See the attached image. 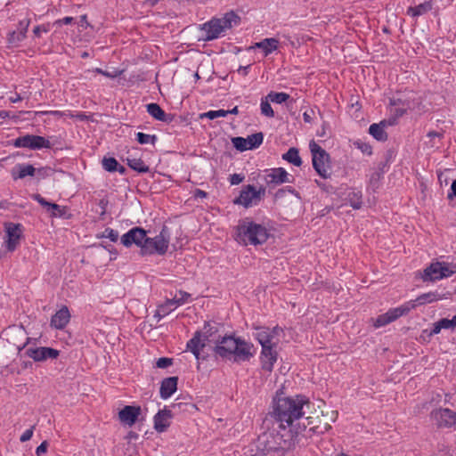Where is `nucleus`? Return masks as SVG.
<instances>
[{
    "mask_svg": "<svg viewBox=\"0 0 456 456\" xmlns=\"http://www.w3.org/2000/svg\"><path fill=\"white\" fill-rule=\"evenodd\" d=\"M41 31L46 32V31H47V29H46V28H41V27H37V28H35V29H34V33H35L36 35H37V36H39V35H40Z\"/></svg>",
    "mask_w": 456,
    "mask_h": 456,
    "instance_id": "bf43d9fd",
    "label": "nucleus"
},
{
    "mask_svg": "<svg viewBox=\"0 0 456 456\" xmlns=\"http://www.w3.org/2000/svg\"><path fill=\"white\" fill-rule=\"evenodd\" d=\"M73 20V18L72 17H65L61 20H58L54 22V25H57V26H61L62 24H69L71 23Z\"/></svg>",
    "mask_w": 456,
    "mask_h": 456,
    "instance_id": "864d4df0",
    "label": "nucleus"
},
{
    "mask_svg": "<svg viewBox=\"0 0 456 456\" xmlns=\"http://www.w3.org/2000/svg\"><path fill=\"white\" fill-rule=\"evenodd\" d=\"M190 297V294L184 291H179L175 295V297L171 300L173 301V303H175V305L178 307L179 305L187 303Z\"/></svg>",
    "mask_w": 456,
    "mask_h": 456,
    "instance_id": "4c0bfd02",
    "label": "nucleus"
},
{
    "mask_svg": "<svg viewBox=\"0 0 456 456\" xmlns=\"http://www.w3.org/2000/svg\"><path fill=\"white\" fill-rule=\"evenodd\" d=\"M432 9L431 1L425 2L414 7H409L407 10V14L416 18L418 16L423 15L429 12Z\"/></svg>",
    "mask_w": 456,
    "mask_h": 456,
    "instance_id": "cd10ccee",
    "label": "nucleus"
},
{
    "mask_svg": "<svg viewBox=\"0 0 456 456\" xmlns=\"http://www.w3.org/2000/svg\"><path fill=\"white\" fill-rule=\"evenodd\" d=\"M13 146L16 148H27L36 151L41 149H49L51 147V142L49 140L43 136L26 134L16 138L13 141Z\"/></svg>",
    "mask_w": 456,
    "mask_h": 456,
    "instance_id": "9d476101",
    "label": "nucleus"
},
{
    "mask_svg": "<svg viewBox=\"0 0 456 456\" xmlns=\"http://www.w3.org/2000/svg\"><path fill=\"white\" fill-rule=\"evenodd\" d=\"M102 75H104V76H106L108 77H112L113 78V77H116L118 75V73L117 71H114V72H111V73L104 71V72H102Z\"/></svg>",
    "mask_w": 456,
    "mask_h": 456,
    "instance_id": "13d9d810",
    "label": "nucleus"
},
{
    "mask_svg": "<svg viewBox=\"0 0 456 456\" xmlns=\"http://www.w3.org/2000/svg\"><path fill=\"white\" fill-rule=\"evenodd\" d=\"M34 199L41 205L43 206L44 208H45V209L47 210L48 208H50V206H51V202H48L46 201L43 197H41L40 195H34Z\"/></svg>",
    "mask_w": 456,
    "mask_h": 456,
    "instance_id": "8fccbe9b",
    "label": "nucleus"
},
{
    "mask_svg": "<svg viewBox=\"0 0 456 456\" xmlns=\"http://www.w3.org/2000/svg\"><path fill=\"white\" fill-rule=\"evenodd\" d=\"M177 306L175 305V303L171 299L167 300L164 304L160 305L156 312V316L159 319L167 315L169 313L174 311Z\"/></svg>",
    "mask_w": 456,
    "mask_h": 456,
    "instance_id": "c756f323",
    "label": "nucleus"
},
{
    "mask_svg": "<svg viewBox=\"0 0 456 456\" xmlns=\"http://www.w3.org/2000/svg\"><path fill=\"white\" fill-rule=\"evenodd\" d=\"M452 193L448 194V198L456 197V180H454L451 185Z\"/></svg>",
    "mask_w": 456,
    "mask_h": 456,
    "instance_id": "6e6d98bb",
    "label": "nucleus"
},
{
    "mask_svg": "<svg viewBox=\"0 0 456 456\" xmlns=\"http://www.w3.org/2000/svg\"><path fill=\"white\" fill-rule=\"evenodd\" d=\"M369 133L378 141H384L387 138L382 124H372L369 128Z\"/></svg>",
    "mask_w": 456,
    "mask_h": 456,
    "instance_id": "7c9ffc66",
    "label": "nucleus"
},
{
    "mask_svg": "<svg viewBox=\"0 0 456 456\" xmlns=\"http://www.w3.org/2000/svg\"><path fill=\"white\" fill-rule=\"evenodd\" d=\"M8 117V113L4 110H0V118H5Z\"/></svg>",
    "mask_w": 456,
    "mask_h": 456,
    "instance_id": "052dcab7",
    "label": "nucleus"
},
{
    "mask_svg": "<svg viewBox=\"0 0 456 456\" xmlns=\"http://www.w3.org/2000/svg\"><path fill=\"white\" fill-rule=\"evenodd\" d=\"M239 17L234 12H228L223 18L213 19L203 24L201 28V37L209 41L217 38L226 29L239 24Z\"/></svg>",
    "mask_w": 456,
    "mask_h": 456,
    "instance_id": "20e7f679",
    "label": "nucleus"
},
{
    "mask_svg": "<svg viewBox=\"0 0 456 456\" xmlns=\"http://www.w3.org/2000/svg\"><path fill=\"white\" fill-rule=\"evenodd\" d=\"M309 148L315 171L322 177L327 178L330 175V159L328 153L314 141L310 142Z\"/></svg>",
    "mask_w": 456,
    "mask_h": 456,
    "instance_id": "423d86ee",
    "label": "nucleus"
},
{
    "mask_svg": "<svg viewBox=\"0 0 456 456\" xmlns=\"http://www.w3.org/2000/svg\"><path fill=\"white\" fill-rule=\"evenodd\" d=\"M95 72L102 74V72H104V71L102 70L101 69H95Z\"/></svg>",
    "mask_w": 456,
    "mask_h": 456,
    "instance_id": "774afa93",
    "label": "nucleus"
},
{
    "mask_svg": "<svg viewBox=\"0 0 456 456\" xmlns=\"http://www.w3.org/2000/svg\"><path fill=\"white\" fill-rule=\"evenodd\" d=\"M24 37H25L24 33H20V34L18 35V39H19V40H20V39H22V38H24Z\"/></svg>",
    "mask_w": 456,
    "mask_h": 456,
    "instance_id": "69168bd1",
    "label": "nucleus"
},
{
    "mask_svg": "<svg viewBox=\"0 0 456 456\" xmlns=\"http://www.w3.org/2000/svg\"><path fill=\"white\" fill-rule=\"evenodd\" d=\"M447 294H440L437 291H430L428 293H424L419 295L415 300H410L409 302H413L415 304V307L417 305H426L434 303L436 301L446 299Z\"/></svg>",
    "mask_w": 456,
    "mask_h": 456,
    "instance_id": "4be33fe9",
    "label": "nucleus"
},
{
    "mask_svg": "<svg viewBox=\"0 0 456 456\" xmlns=\"http://www.w3.org/2000/svg\"><path fill=\"white\" fill-rule=\"evenodd\" d=\"M456 273V265L444 261L432 262L427 266L422 273L421 279L423 281H436L448 277H451Z\"/></svg>",
    "mask_w": 456,
    "mask_h": 456,
    "instance_id": "39448f33",
    "label": "nucleus"
},
{
    "mask_svg": "<svg viewBox=\"0 0 456 456\" xmlns=\"http://www.w3.org/2000/svg\"><path fill=\"white\" fill-rule=\"evenodd\" d=\"M270 102H270V100H268L267 96L262 98L261 102H260V110H261V113L264 116H266L268 118H273L274 116V112H273V108L271 107Z\"/></svg>",
    "mask_w": 456,
    "mask_h": 456,
    "instance_id": "473e14b6",
    "label": "nucleus"
},
{
    "mask_svg": "<svg viewBox=\"0 0 456 456\" xmlns=\"http://www.w3.org/2000/svg\"><path fill=\"white\" fill-rule=\"evenodd\" d=\"M215 351L221 357L234 362L248 361L255 354L251 343L233 336L224 337L219 340Z\"/></svg>",
    "mask_w": 456,
    "mask_h": 456,
    "instance_id": "f03ea898",
    "label": "nucleus"
},
{
    "mask_svg": "<svg viewBox=\"0 0 456 456\" xmlns=\"http://www.w3.org/2000/svg\"><path fill=\"white\" fill-rule=\"evenodd\" d=\"M171 419V411L166 408L159 411L158 413L153 418L155 430L159 433L165 432L170 426Z\"/></svg>",
    "mask_w": 456,
    "mask_h": 456,
    "instance_id": "a211bd4d",
    "label": "nucleus"
},
{
    "mask_svg": "<svg viewBox=\"0 0 456 456\" xmlns=\"http://www.w3.org/2000/svg\"><path fill=\"white\" fill-rule=\"evenodd\" d=\"M244 179V176H242L240 174H233L230 177V182L232 184H239Z\"/></svg>",
    "mask_w": 456,
    "mask_h": 456,
    "instance_id": "3c124183",
    "label": "nucleus"
},
{
    "mask_svg": "<svg viewBox=\"0 0 456 456\" xmlns=\"http://www.w3.org/2000/svg\"><path fill=\"white\" fill-rule=\"evenodd\" d=\"M232 143L233 146L240 151L250 150V146L248 145L246 138L235 137L232 139Z\"/></svg>",
    "mask_w": 456,
    "mask_h": 456,
    "instance_id": "79ce46f5",
    "label": "nucleus"
},
{
    "mask_svg": "<svg viewBox=\"0 0 456 456\" xmlns=\"http://www.w3.org/2000/svg\"><path fill=\"white\" fill-rule=\"evenodd\" d=\"M407 108L413 109L414 106L411 102H407Z\"/></svg>",
    "mask_w": 456,
    "mask_h": 456,
    "instance_id": "338daca9",
    "label": "nucleus"
},
{
    "mask_svg": "<svg viewBox=\"0 0 456 456\" xmlns=\"http://www.w3.org/2000/svg\"><path fill=\"white\" fill-rule=\"evenodd\" d=\"M207 340L208 338L205 334L197 332L187 343V348L199 359L201 350L206 346Z\"/></svg>",
    "mask_w": 456,
    "mask_h": 456,
    "instance_id": "aec40b11",
    "label": "nucleus"
},
{
    "mask_svg": "<svg viewBox=\"0 0 456 456\" xmlns=\"http://www.w3.org/2000/svg\"><path fill=\"white\" fill-rule=\"evenodd\" d=\"M141 407L140 406H125L118 412L119 420L128 427H132L137 420L138 417L141 414Z\"/></svg>",
    "mask_w": 456,
    "mask_h": 456,
    "instance_id": "dca6fc26",
    "label": "nucleus"
},
{
    "mask_svg": "<svg viewBox=\"0 0 456 456\" xmlns=\"http://www.w3.org/2000/svg\"><path fill=\"white\" fill-rule=\"evenodd\" d=\"M266 96L270 102L279 104L285 102L289 98V95L286 93L276 92H271Z\"/></svg>",
    "mask_w": 456,
    "mask_h": 456,
    "instance_id": "f704fd0d",
    "label": "nucleus"
},
{
    "mask_svg": "<svg viewBox=\"0 0 456 456\" xmlns=\"http://www.w3.org/2000/svg\"><path fill=\"white\" fill-rule=\"evenodd\" d=\"M169 245V235L166 229H163L160 233L154 238H148L144 245V254H165Z\"/></svg>",
    "mask_w": 456,
    "mask_h": 456,
    "instance_id": "1a4fd4ad",
    "label": "nucleus"
},
{
    "mask_svg": "<svg viewBox=\"0 0 456 456\" xmlns=\"http://www.w3.org/2000/svg\"><path fill=\"white\" fill-rule=\"evenodd\" d=\"M4 232L3 245L7 251L12 252L18 248L22 239V226L20 224L5 223Z\"/></svg>",
    "mask_w": 456,
    "mask_h": 456,
    "instance_id": "0eeeda50",
    "label": "nucleus"
},
{
    "mask_svg": "<svg viewBox=\"0 0 456 456\" xmlns=\"http://www.w3.org/2000/svg\"><path fill=\"white\" fill-rule=\"evenodd\" d=\"M354 146L355 148H357L358 150H360L365 155L369 156V155H371V153H372L371 146L369 143H367L362 140H357V141L354 142Z\"/></svg>",
    "mask_w": 456,
    "mask_h": 456,
    "instance_id": "a19ab883",
    "label": "nucleus"
},
{
    "mask_svg": "<svg viewBox=\"0 0 456 456\" xmlns=\"http://www.w3.org/2000/svg\"><path fill=\"white\" fill-rule=\"evenodd\" d=\"M47 212L53 217H62L67 214V208L65 207L52 203Z\"/></svg>",
    "mask_w": 456,
    "mask_h": 456,
    "instance_id": "72a5a7b5",
    "label": "nucleus"
},
{
    "mask_svg": "<svg viewBox=\"0 0 456 456\" xmlns=\"http://www.w3.org/2000/svg\"><path fill=\"white\" fill-rule=\"evenodd\" d=\"M172 364V360L170 358L162 357L158 359L156 362V366L160 369L167 368Z\"/></svg>",
    "mask_w": 456,
    "mask_h": 456,
    "instance_id": "a18cd8bd",
    "label": "nucleus"
},
{
    "mask_svg": "<svg viewBox=\"0 0 456 456\" xmlns=\"http://www.w3.org/2000/svg\"><path fill=\"white\" fill-rule=\"evenodd\" d=\"M440 324L445 330L456 327V315H454L451 320L446 318L441 319Z\"/></svg>",
    "mask_w": 456,
    "mask_h": 456,
    "instance_id": "c03bdc74",
    "label": "nucleus"
},
{
    "mask_svg": "<svg viewBox=\"0 0 456 456\" xmlns=\"http://www.w3.org/2000/svg\"><path fill=\"white\" fill-rule=\"evenodd\" d=\"M197 195L198 196H200V197H205L206 196V192L202 191H197Z\"/></svg>",
    "mask_w": 456,
    "mask_h": 456,
    "instance_id": "e2e57ef3",
    "label": "nucleus"
},
{
    "mask_svg": "<svg viewBox=\"0 0 456 456\" xmlns=\"http://www.w3.org/2000/svg\"><path fill=\"white\" fill-rule=\"evenodd\" d=\"M177 389V378L170 377L163 379L160 386V397L164 400L169 398Z\"/></svg>",
    "mask_w": 456,
    "mask_h": 456,
    "instance_id": "5701e85b",
    "label": "nucleus"
},
{
    "mask_svg": "<svg viewBox=\"0 0 456 456\" xmlns=\"http://www.w3.org/2000/svg\"><path fill=\"white\" fill-rule=\"evenodd\" d=\"M118 163L114 158H105L102 159V167L109 172L118 170Z\"/></svg>",
    "mask_w": 456,
    "mask_h": 456,
    "instance_id": "58836bf2",
    "label": "nucleus"
},
{
    "mask_svg": "<svg viewBox=\"0 0 456 456\" xmlns=\"http://www.w3.org/2000/svg\"><path fill=\"white\" fill-rule=\"evenodd\" d=\"M127 165L134 170L139 173H146L149 171L148 166L141 159L131 154L126 158Z\"/></svg>",
    "mask_w": 456,
    "mask_h": 456,
    "instance_id": "bb28decb",
    "label": "nucleus"
},
{
    "mask_svg": "<svg viewBox=\"0 0 456 456\" xmlns=\"http://www.w3.org/2000/svg\"><path fill=\"white\" fill-rule=\"evenodd\" d=\"M351 194H353L354 197L355 198V200H351V206L355 209L360 208L362 204L360 192L353 191Z\"/></svg>",
    "mask_w": 456,
    "mask_h": 456,
    "instance_id": "49530a36",
    "label": "nucleus"
},
{
    "mask_svg": "<svg viewBox=\"0 0 456 456\" xmlns=\"http://www.w3.org/2000/svg\"><path fill=\"white\" fill-rule=\"evenodd\" d=\"M431 419L439 427H456V414L449 409H439L432 411Z\"/></svg>",
    "mask_w": 456,
    "mask_h": 456,
    "instance_id": "2eb2a0df",
    "label": "nucleus"
},
{
    "mask_svg": "<svg viewBox=\"0 0 456 456\" xmlns=\"http://www.w3.org/2000/svg\"><path fill=\"white\" fill-rule=\"evenodd\" d=\"M275 346H262L261 363L263 369L265 370L271 371L277 361V352L274 349Z\"/></svg>",
    "mask_w": 456,
    "mask_h": 456,
    "instance_id": "6ab92c4d",
    "label": "nucleus"
},
{
    "mask_svg": "<svg viewBox=\"0 0 456 456\" xmlns=\"http://www.w3.org/2000/svg\"><path fill=\"white\" fill-rule=\"evenodd\" d=\"M282 330L279 327L273 329L270 328H257L256 330L255 337L262 346H277L279 343V335Z\"/></svg>",
    "mask_w": 456,
    "mask_h": 456,
    "instance_id": "f8f14e48",
    "label": "nucleus"
},
{
    "mask_svg": "<svg viewBox=\"0 0 456 456\" xmlns=\"http://www.w3.org/2000/svg\"><path fill=\"white\" fill-rule=\"evenodd\" d=\"M267 238L266 228L249 220L242 221L236 228L235 240L243 245L262 244Z\"/></svg>",
    "mask_w": 456,
    "mask_h": 456,
    "instance_id": "7ed1b4c3",
    "label": "nucleus"
},
{
    "mask_svg": "<svg viewBox=\"0 0 456 456\" xmlns=\"http://www.w3.org/2000/svg\"><path fill=\"white\" fill-rule=\"evenodd\" d=\"M34 433V427L25 430L23 434L20 436V442L24 443L31 439Z\"/></svg>",
    "mask_w": 456,
    "mask_h": 456,
    "instance_id": "de8ad7c7",
    "label": "nucleus"
},
{
    "mask_svg": "<svg viewBox=\"0 0 456 456\" xmlns=\"http://www.w3.org/2000/svg\"><path fill=\"white\" fill-rule=\"evenodd\" d=\"M147 110L149 114L158 120L165 119V112L161 110V108L156 103H150L147 105Z\"/></svg>",
    "mask_w": 456,
    "mask_h": 456,
    "instance_id": "2f4dec72",
    "label": "nucleus"
},
{
    "mask_svg": "<svg viewBox=\"0 0 456 456\" xmlns=\"http://www.w3.org/2000/svg\"><path fill=\"white\" fill-rule=\"evenodd\" d=\"M281 436L274 434L273 431L262 433L256 439V444L262 452H269L276 450L278 445L281 444Z\"/></svg>",
    "mask_w": 456,
    "mask_h": 456,
    "instance_id": "ddd939ff",
    "label": "nucleus"
},
{
    "mask_svg": "<svg viewBox=\"0 0 456 456\" xmlns=\"http://www.w3.org/2000/svg\"><path fill=\"white\" fill-rule=\"evenodd\" d=\"M415 308L413 302H405L403 305L388 310L387 313L379 315L373 320V326L375 328L383 327L399 317L407 314L411 310Z\"/></svg>",
    "mask_w": 456,
    "mask_h": 456,
    "instance_id": "6e6552de",
    "label": "nucleus"
},
{
    "mask_svg": "<svg viewBox=\"0 0 456 456\" xmlns=\"http://www.w3.org/2000/svg\"><path fill=\"white\" fill-rule=\"evenodd\" d=\"M137 141L141 144H154L156 141V136L151 134H147L143 133H137L136 134Z\"/></svg>",
    "mask_w": 456,
    "mask_h": 456,
    "instance_id": "ea45409f",
    "label": "nucleus"
},
{
    "mask_svg": "<svg viewBox=\"0 0 456 456\" xmlns=\"http://www.w3.org/2000/svg\"><path fill=\"white\" fill-rule=\"evenodd\" d=\"M28 355L34 361L40 362L46 359H55L59 356V351L51 347L29 348Z\"/></svg>",
    "mask_w": 456,
    "mask_h": 456,
    "instance_id": "f3484780",
    "label": "nucleus"
},
{
    "mask_svg": "<svg viewBox=\"0 0 456 456\" xmlns=\"http://www.w3.org/2000/svg\"><path fill=\"white\" fill-rule=\"evenodd\" d=\"M48 444L46 441H44L41 443L39 446L36 449V453L37 456H41L42 454L45 453L47 451Z\"/></svg>",
    "mask_w": 456,
    "mask_h": 456,
    "instance_id": "09e8293b",
    "label": "nucleus"
},
{
    "mask_svg": "<svg viewBox=\"0 0 456 456\" xmlns=\"http://www.w3.org/2000/svg\"><path fill=\"white\" fill-rule=\"evenodd\" d=\"M121 241L126 247L135 244L140 247L143 252L144 245L147 241L146 232L142 228H133L121 237Z\"/></svg>",
    "mask_w": 456,
    "mask_h": 456,
    "instance_id": "4468645a",
    "label": "nucleus"
},
{
    "mask_svg": "<svg viewBox=\"0 0 456 456\" xmlns=\"http://www.w3.org/2000/svg\"><path fill=\"white\" fill-rule=\"evenodd\" d=\"M36 169L28 164H18L12 169V176L14 180L22 179L26 176H33Z\"/></svg>",
    "mask_w": 456,
    "mask_h": 456,
    "instance_id": "393cba45",
    "label": "nucleus"
},
{
    "mask_svg": "<svg viewBox=\"0 0 456 456\" xmlns=\"http://www.w3.org/2000/svg\"><path fill=\"white\" fill-rule=\"evenodd\" d=\"M322 402L317 406L303 395L278 398L273 406V415L282 429H289L292 436L302 434L307 426H311L308 432L324 434L331 428L325 422L319 420V412L324 416L322 410Z\"/></svg>",
    "mask_w": 456,
    "mask_h": 456,
    "instance_id": "f257e3e1",
    "label": "nucleus"
},
{
    "mask_svg": "<svg viewBox=\"0 0 456 456\" xmlns=\"http://www.w3.org/2000/svg\"><path fill=\"white\" fill-rule=\"evenodd\" d=\"M282 159L296 167H299L302 164L298 151L296 148H290L285 154H283Z\"/></svg>",
    "mask_w": 456,
    "mask_h": 456,
    "instance_id": "c85d7f7f",
    "label": "nucleus"
},
{
    "mask_svg": "<svg viewBox=\"0 0 456 456\" xmlns=\"http://www.w3.org/2000/svg\"><path fill=\"white\" fill-rule=\"evenodd\" d=\"M325 415L328 417L330 421L335 422L338 419V413L337 411H330V412H327Z\"/></svg>",
    "mask_w": 456,
    "mask_h": 456,
    "instance_id": "5fc2aeb1",
    "label": "nucleus"
},
{
    "mask_svg": "<svg viewBox=\"0 0 456 456\" xmlns=\"http://www.w3.org/2000/svg\"><path fill=\"white\" fill-rule=\"evenodd\" d=\"M428 136L429 137H438V134L436 133H429Z\"/></svg>",
    "mask_w": 456,
    "mask_h": 456,
    "instance_id": "0e129e2a",
    "label": "nucleus"
},
{
    "mask_svg": "<svg viewBox=\"0 0 456 456\" xmlns=\"http://www.w3.org/2000/svg\"><path fill=\"white\" fill-rule=\"evenodd\" d=\"M248 69H249V66H240L238 69V72L243 76H246L248 74Z\"/></svg>",
    "mask_w": 456,
    "mask_h": 456,
    "instance_id": "4d7b16f0",
    "label": "nucleus"
},
{
    "mask_svg": "<svg viewBox=\"0 0 456 456\" xmlns=\"http://www.w3.org/2000/svg\"><path fill=\"white\" fill-rule=\"evenodd\" d=\"M267 182L270 183L280 184L283 183H290L289 175L281 167L272 169L267 175Z\"/></svg>",
    "mask_w": 456,
    "mask_h": 456,
    "instance_id": "b1692460",
    "label": "nucleus"
},
{
    "mask_svg": "<svg viewBox=\"0 0 456 456\" xmlns=\"http://www.w3.org/2000/svg\"><path fill=\"white\" fill-rule=\"evenodd\" d=\"M263 192L264 191L257 190L252 185H247L241 190L240 196L234 200V203L245 208H250L261 200Z\"/></svg>",
    "mask_w": 456,
    "mask_h": 456,
    "instance_id": "9b49d317",
    "label": "nucleus"
},
{
    "mask_svg": "<svg viewBox=\"0 0 456 456\" xmlns=\"http://www.w3.org/2000/svg\"><path fill=\"white\" fill-rule=\"evenodd\" d=\"M102 237L103 238H108L110 239L111 241L115 242L118 240V233L117 231L113 230V229H110V228H107Z\"/></svg>",
    "mask_w": 456,
    "mask_h": 456,
    "instance_id": "37998d69",
    "label": "nucleus"
},
{
    "mask_svg": "<svg viewBox=\"0 0 456 456\" xmlns=\"http://www.w3.org/2000/svg\"><path fill=\"white\" fill-rule=\"evenodd\" d=\"M444 328L441 326L440 324V321L435 322L433 324V330L430 331V336H433V335H436L438 333H440V331L443 330Z\"/></svg>",
    "mask_w": 456,
    "mask_h": 456,
    "instance_id": "603ef678",
    "label": "nucleus"
},
{
    "mask_svg": "<svg viewBox=\"0 0 456 456\" xmlns=\"http://www.w3.org/2000/svg\"><path fill=\"white\" fill-rule=\"evenodd\" d=\"M69 320H70V314H69L68 307L62 306L52 317L51 326L57 330H62L69 323Z\"/></svg>",
    "mask_w": 456,
    "mask_h": 456,
    "instance_id": "412c9836",
    "label": "nucleus"
},
{
    "mask_svg": "<svg viewBox=\"0 0 456 456\" xmlns=\"http://www.w3.org/2000/svg\"><path fill=\"white\" fill-rule=\"evenodd\" d=\"M279 41L276 38H265L260 42L256 43L250 46V49L260 48L263 50L264 54L266 56L272 53L278 48Z\"/></svg>",
    "mask_w": 456,
    "mask_h": 456,
    "instance_id": "a878e982",
    "label": "nucleus"
},
{
    "mask_svg": "<svg viewBox=\"0 0 456 456\" xmlns=\"http://www.w3.org/2000/svg\"><path fill=\"white\" fill-rule=\"evenodd\" d=\"M228 111V114H237L238 113V107H234L233 109H232L231 110H227Z\"/></svg>",
    "mask_w": 456,
    "mask_h": 456,
    "instance_id": "680f3d73",
    "label": "nucleus"
},
{
    "mask_svg": "<svg viewBox=\"0 0 456 456\" xmlns=\"http://www.w3.org/2000/svg\"><path fill=\"white\" fill-rule=\"evenodd\" d=\"M246 139L251 150L258 147L263 142V134L261 133L254 134L248 136Z\"/></svg>",
    "mask_w": 456,
    "mask_h": 456,
    "instance_id": "e433bc0d",
    "label": "nucleus"
},
{
    "mask_svg": "<svg viewBox=\"0 0 456 456\" xmlns=\"http://www.w3.org/2000/svg\"><path fill=\"white\" fill-rule=\"evenodd\" d=\"M228 115V111L224 110H209L208 112L200 114V118H209V119H215L218 118H224Z\"/></svg>",
    "mask_w": 456,
    "mask_h": 456,
    "instance_id": "c9c22d12",
    "label": "nucleus"
}]
</instances>
